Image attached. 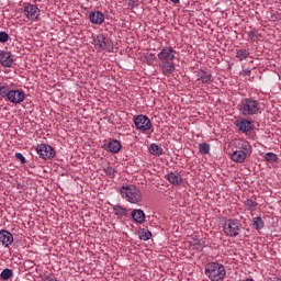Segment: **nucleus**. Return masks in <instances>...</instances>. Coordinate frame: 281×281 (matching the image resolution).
<instances>
[{
  "label": "nucleus",
  "mask_w": 281,
  "mask_h": 281,
  "mask_svg": "<svg viewBox=\"0 0 281 281\" xmlns=\"http://www.w3.org/2000/svg\"><path fill=\"white\" fill-rule=\"evenodd\" d=\"M175 58H177V50L171 46H165L158 54V59L160 60V71L164 76H170L175 74Z\"/></svg>",
  "instance_id": "f257e3e1"
},
{
  "label": "nucleus",
  "mask_w": 281,
  "mask_h": 281,
  "mask_svg": "<svg viewBox=\"0 0 281 281\" xmlns=\"http://www.w3.org/2000/svg\"><path fill=\"white\" fill-rule=\"evenodd\" d=\"M204 273L211 281H223L225 280V276H227V270H225L223 263L212 261L206 263Z\"/></svg>",
  "instance_id": "f03ea898"
},
{
  "label": "nucleus",
  "mask_w": 281,
  "mask_h": 281,
  "mask_svg": "<svg viewBox=\"0 0 281 281\" xmlns=\"http://www.w3.org/2000/svg\"><path fill=\"white\" fill-rule=\"evenodd\" d=\"M237 106L239 113L244 115V117L258 115V113H260V102L254 99H244Z\"/></svg>",
  "instance_id": "7ed1b4c3"
},
{
  "label": "nucleus",
  "mask_w": 281,
  "mask_h": 281,
  "mask_svg": "<svg viewBox=\"0 0 281 281\" xmlns=\"http://www.w3.org/2000/svg\"><path fill=\"white\" fill-rule=\"evenodd\" d=\"M119 192L128 203H142V190L133 184L121 187Z\"/></svg>",
  "instance_id": "20e7f679"
},
{
  "label": "nucleus",
  "mask_w": 281,
  "mask_h": 281,
  "mask_svg": "<svg viewBox=\"0 0 281 281\" xmlns=\"http://www.w3.org/2000/svg\"><path fill=\"white\" fill-rule=\"evenodd\" d=\"M0 98H7L11 104H21L25 102V92L23 90H10L8 86H1Z\"/></svg>",
  "instance_id": "39448f33"
},
{
  "label": "nucleus",
  "mask_w": 281,
  "mask_h": 281,
  "mask_svg": "<svg viewBox=\"0 0 281 281\" xmlns=\"http://www.w3.org/2000/svg\"><path fill=\"white\" fill-rule=\"evenodd\" d=\"M243 229V224L238 220L229 218L224 222L223 232L226 236L236 237L240 234Z\"/></svg>",
  "instance_id": "423d86ee"
},
{
  "label": "nucleus",
  "mask_w": 281,
  "mask_h": 281,
  "mask_svg": "<svg viewBox=\"0 0 281 281\" xmlns=\"http://www.w3.org/2000/svg\"><path fill=\"white\" fill-rule=\"evenodd\" d=\"M134 124L142 133H146V131L153 128V122H150V119L144 114L134 116Z\"/></svg>",
  "instance_id": "0eeeda50"
},
{
  "label": "nucleus",
  "mask_w": 281,
  "mask_h": 281,
  "mask_svg": "<svg viewBox=\"0 0 281 281\" xmlns=\"http://www.w3.org/2000/svg\"><path fill=\"white\" fill-rule=\"evenodd\" d=\"M36 153L41 159H54L56 151L49 145L41 144L36 147Z\"/></svg>",
  "instance_id": "6e6552de"
},
{
  "label": "nucleus",
  "mask_w": 281,
  "mask_h": 281,
  "mask_svg": "<svg viewBox=\"0 0 281 281\" xmlns=\"http://www.w3.org/2000/svg\"><path fill=\"white\" fill-rule=\"evenodd\" d=\"M24 16L29 19V21H38L41 16V9L35 4L27 3L24 7Z\"/></svg>",
  "instance_id": "1a4fd4ad"
},
{
  "label": "nucleus",
  "mask_w": 281,
  "mask_h": 281,
  "mask_svg": "<svg viewBox=\"0 0 281 281\" xmlns=\"http://www.w3.org/2000/svg\"><path fill=\"white\" fill-rule=\"evenodd\" d=\"M93 44L95 49H98V52H104V50L111 49V40H109L103 34L98 35L93 40Z\"/></svg>",
  "instance_id": "9d476101"
},
{
  "label": "nucleus",
  "mask_w": 281,
  "mask_h": 281,
  "mask_svg": "<svg viewBox=\"0 0 281 281\" xmlns=\"http://www.w3.org/2000/svg\"><path fill=\"white\" fill-rule=\"evenodd\" d=\"M12 243H14V235L10 231L1 229L0 231V245L2 247L9 248Z\"/></svg>",
  "instance_id": "9b49d317"
},
{
  "label": "nucleus",
  "mask_w": 281,
  "mask_h": 281,
  "mask_svg": "<svg viewBox=\"0 0 281 281\" xmlns=\"http://www.w3.org/2000/svg\"><path fill=\"white\" fill-rule=\"evenodd\" d=\"M235 126L241 133H250V131H254V123L247 119L236 120Z\"/></svg>",
  "instance_id": "f8f14e48"
},
{
  "label": "nucleus",
  "mask_w": 281,
  "mask_h": 281,
  "mask_svg": "<svg viewBox=\"0 0 281 281\" xmlns=\"http://www.w3.org/2000/svg\"><path fill=\"white\" fill-rule=\"evenodd\" d=\"M0 64L2 65V67H12V65H14V58H12V53L8 50H1Z\"/></svg>",
  "instance_id": "ddd939ff"
},
{
  "label": "nucleus",
  "mask_w": 281,
  "mask_h": 281,
  "mask_svg": "<svg viewBox=\"0 0 281 281\" xmlns=\"http://www.w3.org/2000/svg\"><path fill=\"white\" fill-rule=\"evenodd\" d=\"M195 78L196 82H201L202 85H210V82H212V74L205 70H198Z\"/></svg>",
  "instance_id": "4468645a"
},
{
  "label": "nucleus",
  "mask_w": 281,
  "mask_h": 281,
  "mask_svg": "<svg viewBox=\"0 0 281 281\" xmlns=\"http://www.w3.org/2000/svg\"><path fill=\"white\" fill-rule=\"evenodd\" d=\"M89 21L93 25H102L104 23V13L102 11H92L89 14Z\"/></svg>",
  "instance_id": "2eb2a0df"
},
{
  "label": "nucleus",
  "mask_w": 281,
  "mask_h": 281,
  "mask_svg": "<svg viewBox=\"0 0 281 281\" xmlns=\"http://www.w3.org/2000/svg\"><path fill=\"white\" fill-rule=\"evenodd\" d=\"M132 218L134 223L142 225L143 223H146V213H144L142 209H134L132 211Z\"/></svg>",
  "instance_id": "dca6fc26"
},
{
  "label": "nucleus",
  "mask_w": 281,
  "mask_h": 281,
  "mask_svg": "<svg viewBox=\"0 0 281 281\" xmlns=\"http://www.w3.org/2000/svg\"><path fill=\"white\" fill-rule=\"evenodd\" d=\"M167 181L172 186H181L183 183V177L177 171L170 172L166 176Z\"/></svg>",
  "instance_id": "f3484780"
},
{
  "label": "nucleus",
  "mask_w": 281,
  "mask_h": 281,
  "mask_svg": "<svg viewBox=\"0 0 281 281\" xmlns=\"http://www.w3.org/2000/svg\"><path fill=\"white\" fill-rule=\"evenodd\" d=\"M231 159L232 161H235V164H245L247 151L237 149L232 154Z\"/></svg>",
  "instance_id": "a211bd4d"
},
{
  "label": "nucleus",
  "mask_w": 281,
  "mask_h": 281,
  "mask_svg": "<svg viewBox=\"0 0 281 281\" xmlns=\"http://www.w3.org/2000/svg\"><path fill=\"white\" fill-rule=\"evenodd\" d=\"M108 149L110 153L117 155V153H120L122 149V143H120L117 139H113L108 144Z\"/></svg>",
  "instance_id": "6ab92c4d"
},
{
  "label": "nucleus",
  "mask_w": 281,
  "mask_h": 281,
  "mask_svg": "<svg viewBox=\"0 0 281 281\" xmlns=\"http://www.w3.org/2000/svg\"><path fill=\"white\" fill-rule=\"evenodd\" d=\"M237 150H244L247 155L251 153V144L247 140H237Z\"/></svg>",
  "instance_id": "aec40b11"
},
{
  "label": "nucleus",
  "mask_w": 281,
  "mask_h": 281,
  "mask_svg": "<svg viewBox=\"0 0 281 281\" xmlns=\"http://www.w3.org/2000/svg\"><path fill=\"white\" fill-rule=\"evenodd\" d=\"M113 214H115V216H119L120 218H123V216H128V211L122 205H114Z\"/></svg>",
  "instance_id": "412c9836"
},
{
  "label": "nucleus",
  "mask_w": 281,
  "mask_h": 281,
  "mask_svg": "<svg viewBox=\"0 0 281 281\" xmlns=\"http://www.w3.org/2000/svg\"><path fill=\"white\" fill-rule=\"evenodd\" d=\"M149 153L151 155H156V157H161V155H164V148H161V146L153 143L149 147Z\"/></svg>",
  "instance_id": "4be33fe9"
},
{
  "label": "nucleus",
  "mask_w": 281,
  "mask_h": 281,
  "mask_svg": "<svg viewBox=\"0 0 281 281\" xmlns=\"http://www.w3.org/2000/svg\"><path fill=\"white\" fill-rule=\"evenodd\" d=\"M248 56H249V49H245V48L236 49L235 58L239 59L240 61L247 60Z\"/></svg>",
  "instance_id": "5701e85b"
},
{
  "label": "nucleus",
  "mask_w": 281,
  "mask_h": 281,
  "mask_svg": "<svg viewBox=\"0 0 281 281\" xmlns=\"http://www.w3.org/2000/svg\"><path fill=\"white\" fill-rule=\"evenodd\" d=\"M245 207H247L248 212H256V207H258V202L248 199L244 202Z\"/></svg>",
  "instance_id": "b1692460"
},
{
  "label": "nucleus",
  "mask_w": 281,
  "mask_h": 281,
  "mask_svg": "<svg viewBox=\"0 0 281 281\" xmlns=\"http://www.w3.org/2000/svg\"><path fill=\"white\" fill-rule=\"evenodd\" d=\"M252 226L255 229H262L265 227V221H262V217L257 216L252 220Z\"/></svg>",
  "instance_id": "393cba45"
},
{
  "label": "nucleus",
  "mask_w": 281,
  "mask_h": 281,
  "mask_svg": "<svg viewBox=\"0 0 281 281\" xmlns=\"http://www.w3.org/2000/svg\"><path fill=\"white\" fill-rule=\"evenodd\" d=\"M12 276H14V272L12 271V269H8V268L2 270V272L0 273V278L3 281L10 280V278H12Z\"/></svg>",
  "instance_id": "a878e982"
},
{
  "label": "nucleus",
  "mask_w": 281,
  "mask_h": 281,
  "mask_svg": "<svg viewBox=\"0 0 281 281\" xmlns=\"http://www.w3.org/2000/svg\"><path fill=\"white\" fill-rule=\"evenodd\" d=\"M199 151L201 153V155H210V144L201 143L199 145Z\"/></svg>",
  "instance_id": "bb28decb"
},
{
  "label": "nucleus",
  "mask_w": 281,
  "mask_h": 281,
  "mask_svg": "<svg viewBox=\"0 0 281 281\" xmlns=\"http://www.w3.org/2000/svg\"><path fill=\"white\" fill-rule=\"evenodd\" d=\"M265 159H266V161H270L271 164H276V162H278L279 158H278V155H276L274 153L269 151L265 155Z\"/></svg>",
  "instance_id": "cd10ccee"
},
{
  "label": "nucleus",
  "mask_w": 281,
  "mask_h": 281,
  "mask_svg": "<svg viewBox=\"0 0 281 281\" xmlns=\"http://www.w3.org/2000/svg\"><path fill=\"white\" fill-rule=\"evenodd\" d=\"M151 237L153 233H150V231L148 229H143L139 234L140 240H150Z\"/></svg>",
  "instance_id": "c85d7f7f"
},
{
  "label": "nucleus",
  "mask_w": 281,
  "mask_h": 281,
  "mask_svg": "<svg viewBox=\"0 0 281 281\" xmlns=\"http://www.w3.org/2000/svg\"><path fill=\"white\" fill-rule=\"evenodd\" d=\"M144 58L146 59L148 65H153L157 60V56L155 53H146Z\"/></svg>",
  "instance_id": "c756f323"
},
{
  "label": "nucleus",
  "mask_w": 281,
  "mask_h": 281,
  "mask_svg": "<svg viewBox=\"0 0 281 281\" xmlns=\"http://www.w3.org/2000/svg\"><path fill=\"white\" fill-rule=\"evenodd\" d=\"M104 172L108 177H110V179H115V168L109 166L104 168Z\"/></svg>",
  "instance_id": "7c9ffc66"
},
{
  "label": "nucleus",
  "mask_w": 281,
  "mask_h": 281,
  "mask_svg": "<svg viewBox=\"0 0 281 281\" xmlns=\"http://www.w3.org/2000/svg\"><path fill=\"white\" fill-rule=\"evenodd\" d=\"M42 281H58L55 274H44Z\"/></svg>",
  "instance_id": "2f4dec72"
},
{
  "label": "nucleus",
  "mask_w": 281,
  "mask_h": 281,
  "mask_svg": "<svg viewBox=\"0 0 281 281\" xmlns=\"http://www.w3.org/2000/svg\"><path fill=\"white\" fill-rule=\"evenodd\" d=\"M8 38H10V35L5 32H0V43H8Z\"/></svg>",
  "instance_id": "473e14b6"
},
{
  "label": "nucleus",
  "mask_w": 281,
  "mask_h": 281,
  "mask_svg": "<svg viewBox=\"0 0 281 281\" xmlns=\"http://www.w3.org/2000/svg\"><path fill=\"white\" fill-rule=\"evenodd\" d=\"M248 38H250V41L256 42V41H258V34H256L255 31H249L248 32Z\"/></svg>",
  "instance_id": "72a5a7b5"
},
{
  "label": "nucleus",
  "mask_w": 281,
  "mask_h": 281,
  "mask_svg": "<svg viewBox=\"0 0 281 281\" xmlns=\"http://www.w3.org/2000/svg\"><path fill=\"white\" fill-rule=\"evenodd\" d=\"M15 159H18V161H20V164H25V156H23V154L21 153H15Z\"/></svg>",
  "instance_id": "f704fd0d"
},
{
  "label": "nucleus",
  "mask_w": 281,
  "mask_h": 281,
  "mask_svg": "<svg viewBox=\"0 0 281 281\" xmlns=\"http://www.w3.org/2000/svg\"><path fill=\"white\" fill-rule=\"evenodd\" d=\"M243 74H244V76H249V74H251V69L246 68L243 70Z\"/></svg>",
  "instance_id": "c9c22d12"
},
{
  "label": "nucleus",
  "mask_w": 281,
  "mask_h": 281,
  "mask_svg": "<svg viewBox=\"0 0 281 281\" xmlns=\"http://www.w3.org/2000/svg\"><path fill=\"white\" fill-rule=\"evenodd\" d=\"M171 3H179V0H170Z\"/></svg>",
  "instance_id": "e433bc0d"
},
{
  "label": "nucleus",
  "mask_w": 281,
  "mask_h": 281,
  "mask_svg": "<svg viewBox=\"0 0 281 281\" xmlns=\"http://www.w3.org/2000/svg\"><path fill=\"white\" fill-rule=\"evenodd\" d=\"M245 281H255L254 279H246Z\"/></svg>",
  "instance_id": "4c0bfd02"
}]
</instances>
